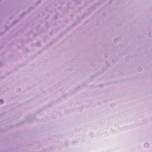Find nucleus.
Here are the masks:
<instances>
[{"instance_id":"1","label":"nucleus","mask_w":152,"mask_h":152,"mask_svg":"<svg viewBox=\"0 0 152 152\" xmlns=\"http://www.w3.org/2000/svg\"><path fill=\"white\" fill-rule=\"evenodd\" d=\"M3 103V101L2 100H0V104Z\"/></svg>"}]
</instances>
